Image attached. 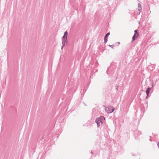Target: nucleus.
Segmentation results:
<instances>
[{
  "label": "nucleus",
  "mask_w": 159,
  "mask_h": 159,
  "mask_svg": "<svg viewBox=\"0 0 159 159\" xmlns=\"http://www.w3.org/2000/svg\"><path fill=\"white\" fill-rule=\"evenodd\" d=\"M102 118H104L103 117H101L97 118L95 122L97 124L98 127H99L100 123L102 124L103 122V121H102Z\"/></svg>",
  "instance_id": "1"
},
{
  "label": "nucleus",
  "mask_w": 159,
  "mask_h": 159,
  "mask_svg": "<svg viewBox=\"0 0 159 159\" xmlns=\"http://www.w3.org/2000/svg\"><path fill=\"white\" fill-rule=\"evenodd\" d=\"M105 110L108 113H111L114 111L115 109L112 107H105Z\"/></svg>",
  "instance_id": "2"
},
{
  "label": "nucleus",
  "mask_w": 159,
  "mask_h": 159,
  "mask_svg": "<svg viewBox=\"0 0 159 159\" xmlns=\"http://www.w3.org/2000/svg\"><path fill=\"white\" fill-rule=\"evenodd\" d=\"M67 31H66L64 33V36L62 37V39H67Z\"/></svg>",
  "instance_id": "3"
},
{
  "label": "nucleus",
  "mask_w": 159,
  "mask_h": 159,
  "mask_svg": "<svg viewBox=\"0 0 159 159\" xmlns=\"http://www.w3.org/2000/svg\"><path fill=\"white\" fill-rule=\"evenodd\" d=\"M142 10L141 5L140 3L138 4V10L140 12Z\"/></svg>",
  "instance_id": "4"
},
{
  "label": "nucleus",
  "mask_w": 159,
  "mask_h": 159,
  "mask_svg": "<svg viewBox=\"0 0 159 159\" xmlns=\"http://www.w3.org/2000/svg\"><path fill=\"white\" fill-rule=\"evenodd\" d=\"M150 89L151 88L149 87L147 89V90L146 91V93L147 95V96L146 97V98H147V97L148 96Z\"/></svg>",
  "instance_id": "5"
},
{
  "label": "nucleus",
  "mask_w": 159,
  "mask_h": 159,
  "mask_svg": "<svg viewBox=\"0 0 159 159\" xmlns=\"http://www.w3.org/2000/svg\"><path fill=\"white\" fill-rule=\"evenodd\" d=\"M67 39H62V44L63 45V46H65V44L66 43V42Z\"/></svg>",
  "instance_id": "6"
},
{
  "label": "nucleus",
  "mask_w": 159,
  "mask_h": 159,
  "mask_svg": "<svg viewBox=\"0 0 159 159\" xmlns=\"http://www.w3.org/2000/svg\"><path fill=\"white\" fill-rule=\"evenodd\" d=\"M136 34H134V35L133 37H132V39H133V40L134 41V40H135V39H136Z\"/></svg>",
  "instance_id": "7"
},
{
  "label": "nucleus",
  "mask_w": 159,
  "mask_h": 159,
  "mask_svg": "<svg viewBox=\"0 0 159 159\" xmlns=\"http://www.w3.org/2000/svg\"><path fill=\"white\" fill-rule=\"evenodd\" d=\"M110 35V33H108L105 36V38H107Z\"/></svg>",
  "instance_id": "8"
},
{
  "label": "nucleus",
  "mask_w": 159,
  "mask_h": 159,
  "mask_svg": "<svg viewBox=\"0 0 159 159\" xmlns=\"http://www.w3.org/2000/svg\"><path fill=\"white\" fill-rule=\"evenodd\" d=\"M107 39L106 38L104 37V42L105 43H106L107 42Z\"/></svg>",
  "instance_id": "9"
},
{
  "label": "nucleus",
  "mask_w": 159,
  "mask_h": 159,
  "mask_svg": "<svg viewBox=\"0 0 159 159\" xmlns=\"http://www.w3.org/2000/svg\"><path fill=\"white\" fill-rule=\"evenodd\" d=\"M109 46L111 48H113L114 45H109Z\"/></svg>",
  "instance_id": "10"
},
{
  "label": "nucleus",
  "mask_w": 159,
  "mask_h": 159,
  "mask_svg": "<svg viewBox=\"0 0 159 159\" xmlns=\"http://www.w3.org/2000/svg\"><path fill=\"white\" fill-rule=\"evenodd\" d=\"M134 34H137V30H134Z\"/></svg>",
  "instance_id": "11"
},
{
  "label": "nucleus",
  "mask_w": 159,
  "mask_h": 159,
  "mask_svg": "<svg viewBox=\"0 0 159 159\" xmlns=\"http://www.w3.org/2000/svg\"><path fill=\"white\" fill-rule=\"evenodd\" d=\"M157 146H158V148H159V144H158V143H157Z\"/></svg>",
  "instance_id": "12"
},
{
  "label": "nucleus",
  "mask_w": 159,
  "mask_h": 159,
  "mask_svg": "<svg viewBox=\"0 0 159 159\" xmlns=\"http://www.w3.org/2000/svg\"><path fill=\"white\" fill-rule=\"evenodd\" d=\"M64 46H63V45L62 46V47L61 48V49H62Z\"/></svg>",
  "instance_id": "13"
},
{
  "label": "nucleus",
  "mask_w": 159,
  "mask_h": 159,
  "mask_svg": "<svg viewBox=\"0 0 159 159\" xmlns=\"http://www.w3.org/2000/svg\"><path fill=\"white\" fill-rule=\"evenodd\" d=\"M150 141H152V140L151 139H150Z\"/></svg>",
  "instance_id": "14"
},
{
  "label": "nucleus",
  "mask_w": 159,
  "mask_h": 159,
  "mask_svg": "<svg viewBox=\"0 0 159 159\" xmlns=\"http://www.w3.org/2000/svg\"><path fill=\"white\" fill-rule=\"evenodd\" d=\"M138 36H139V34H137V35L136 37L137 38Z\"/></svg>",
  "instance_id": "15"
},
{
  "label": "nucleus",
  "mask_w": 159,
  "mask_h": 159,
  "mask_svg": "<svg viewBox=\"0 0 159 159\" xmlns=\"http://www.w3.org/2000/svg\"><path fill=\"white\" fill-rule=\"evenodd\" d=\"M91 153L92 154H93V153L92 152H91Z\"/></svg>",
  "instance_id": "16"
},
{
  "label": "nucleus",
  "mask_w": 159,
  "mask_h": 159,
  "mask_svg": "<svg viewBox=\"0 0 159 159\" xmlns=\"http://www.w3.org/2000/svg\"><path fill=\"white\" fill-rule=\"evenodd\" d=\"M118 43H120V42H118Z\"/></svg>",
  "instance_id": "17"
},
{
  "label": "nucleus",
  "mask_w": 159,
  "mask_h": 159,
  "mask_svg": "<svg viewBox=\"0 0 159 159\" xmlns=\"http://www.w3.org/2000/svg\"><path fill=\"white\" fill-rule=\"evenodd\" d=\"M158 144H159V142H158Z\"/></svg>",
  "instance_id": "18"
}]
</instances>
